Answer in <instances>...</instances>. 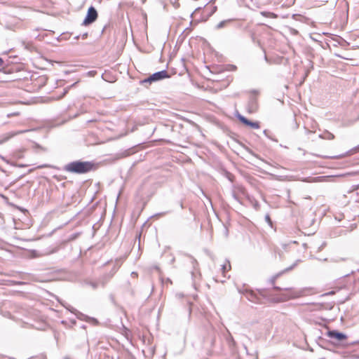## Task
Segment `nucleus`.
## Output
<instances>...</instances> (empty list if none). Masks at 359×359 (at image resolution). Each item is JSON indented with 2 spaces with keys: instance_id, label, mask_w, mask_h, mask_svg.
<instances>
[{
  "instance_id": "obj_14",
  "label": "nucleus",
  "mask_w": 359,
  "mask_h": 359,
  "mask_svg": "<svg viewBox=\"0 0 359 359\" xmlns=\"http://www.w3.org/2000/svg\"><path fill=\"white\" fill-rule=\"evenodd\" d=\"M188 257L190 259V262L194 270L197 271L198 266V263L197 260L194 257L189 255H188Z\"/></svg>"
},
{
  "instance_id": "obj_40",
  "label": "nucleus",
  "mask_w": 359,
  "mask_h": 359,
  "mask_svg": "<svg viewBox=\"0 0 359 359\" xmlns=\"http://www.w3.org/2000/svg\"><path fill=\"white\" fill-rule=\"evenodd\" d=\"M229 180H230V181H232V180H232V178H231V177H229Z\"/></svg>"
},
{
  "instance_id": "obj_4",
  "label": "nucleus",
  "mask_w": 359,
  "mask_h": 359,
  "mask_svg": "<svg viewBox=\"0 0 359 359\" xmlns=\"http://www.w3.org/2000/svg\"><path fill=\"white\" fill-rule=\"evenodd\" d=\"M170 76L166 70H162L157 72L154 73L152 75L149 76L148 78L145 79L142 81V83H151L154 81H161L162 79L169 78Z\"/></svg>"
},
{
  "instance_id": "obj_7",
  "label": "nucleus",
  "mask_w": 359,
  "mask_h": 359,
  "mask_svg": "<svg viewBox=\"0 0 359 359\" xmlns=\"http://www.w3.org/2000/svg\"><path fill=\"white\" fill-rule=\"evenodd\" d=\"M27 131V130H18L15 132L12 131L3 134L2 135L0 136V144L5 143L6 142L8 141L10 139H11L12 137L17 135L22 134Z\"/></svg>"
},
{
  "instance_id": "obj_39",
  "label": "nucleus",
  "mask_w": 359,
  "mask_h": 359,
  "mask_svg": "<svg viewBox=\"0 0 359 359\" xmlns=\"http://www.w3.org/2000/svg\"><path fill=\"white\" fill-rule=\"evenodd\" d=\"M252 93H257V91L256 90H252Z\"/></svg>"
},
{
  "instance_id": "obj_21",
  "label": "nucleus",
  "mask_w": 359,
  "mask_h": 359,
  "mask_svg": "<svg viewBox=\"0 0 359 359\" xmlns=\"http://www.w3.org/2000/svg\"><path fill=\"white\" fill-rule=\"evenodd\" d=\"M232 196L234 198V200H236L238 203H241L240 198L237 196V194L234 191L232 193Z\"/></svg>"
},
{
  "instance_id": "obj_23",
  "label": "nucleus",
  "mask_w": 359,
  "mask_h": 359,
  "mask_svg": "<svg viewBox=\"0 0 359 359\" xmlns=\"http://www.w3.org/2000/svg\"><path fill=\"white\" fill-rule=\"evenodd\" d=\"M89 284L93 289H96L98 286V283L96 282H90Z\"/></svg>"
},
{
  "instance_id": "obj_17",
  "label": "nucleus",
  "mask_w": 359,
  "mask_h": 359,
  "mask_svg": "<svg viewBox=\"0 0 359 359\" xmlns=\"http://www.w3.org/2000/svg\"><path fill=\"white\" fill-rule=\"evenodd\" d=\"M246 126H248L250 128H254V129H258L260 127L259 122H253L250 120H248Z\"/></svg>"
},
{
  "instance_id": "obj_16",
  "label": "nucleus",
  "mask_w": 359,
  "mask_h": 359,
  "mask_svg": "<svg viewBox=\"0 0 359 359\" xmlns=\"http://www.w3.org/2000/svg\"><path fill=\"white\" fill-rule=\"evenodd\" d=\"M231 20H232L229 19V20H225L221 21L219 23H218L216 25V29H219L223 28L226 24L229 23Z\"/></svg>"
},
{
  "instance_id": "obj_34",
  "label": "nucleus",
  "mask_w": 359,
  "mask_h": 359,
  "mask_svg": "<svg viewBox=\"0 0 359 359\" xmlns=\"http://www.w3.org/2000/svg\"><path fill=\"white\" fill-rule=\"evenodd\" d=\"M325 245V243H323V245L319 248V250H320Z\"/></svg>"
},
{
  "instance_id": "obj_42",
  "label": "nucleus",
  "mask_w": 359,
  "mask_h": 359,
  "mask_svg": "<svg viewBox=\"0 0 359 359\" xmlns=\"http://www.w3.org/2000/svg\"><path fill=\"white\" fill-rule=\"evenodd\" d=\"M72 323H73V324H75V323H76V321H75V320H72Z\"/></svg>"
},
{
  "instance_id": "obj_9",
  "label": "nucleus",
  "mask_w": 359,
  "mask_h": 359,
  "mask_svg": "<svg viewBox=\"0 0 359 359\" xmlns=\"http://www.w3.org/2000/svg\"><path fill=\"white\" fill-rule=\"evenodd\" d=\"M257 109H258L257 99L255 96L253 95V96L250 97V98L248 101L247 109L249 113L252 114V113L256 112Z\"/></svg>"
},
{
  "instance_id": "obj_6",
  "label": "nucleus",
  "mask_w": 359,
  "mask_h": 359,
  "mask_svg": "<svg viewBox=\"0 0 359 359\" xmlns=\"http://www.w3.org/2000/svg\"><path fill=\"white\" fill-rule=\"evenodd\" d=\"M58 250H59L58 247L53 248L50 250L47 249L42 252H39L36 250H33L30 251V256L33 258L40 257L42 256H46V255L53 254V253L57 252Z\"/></svg>"
},
{
  "instance_id": "obj_11",
  "label": "nucleus",
  "mask_w": 359,
  "mask_h": 359,
  "mask_svg": "<svg viewBox=\"0 0 359 359\" xmlns=\"http://www.w3.org/2000/svg\"><path fill=\"white\" fill-rule=\"evenodd\" d=\"M71 313L75 314L76 318L86 322L88 320V316L77 311L76 309H72V310H71Z\"/></svg>"
},
{
  "instance_id": "obj_30",
  "label": "nucleus",
  "mask_w": 359,
  "mask_h": 359,
  "mask_svg": "<svg viewBox=\"0 0 359 359\" xmlns=\"http://www.w3.org/2000/svg\"><path fill=\"white\" fill-rule=\"evenodd\" d=\"M18 114H19V113H18V112L13 113V114H8V117H10V116H14V115H15H15H18Z\"/></svg>"
},
{
  "instance_id": "obj_26",
  "label": "nucleus",
  "mask_w": 359,
  "mask_h": 359,
  "mask_svg": "<svg viewBox=\"0 0 359 359\" xmlns=\"http://www.w3.org/2000/svg\"><path fill=\"white\" fill-rule=\"evenodd\" d=\"M227 270V265L225 264H223L222 266V273L224 274L225 271Z\"/></svg>"
},
{
  "instance_id": "obj_44",
  "label": "nucleus",
  "mask_w": 359,
  "mask_h": 359,
  "mask_svg": "<svg viewBox=\"0 0 359 359\" xmlns=\"http://www.w3.org/2000/svg\"><path fill=\"white\" fill-rule=\"evenodd\" d=\"M82 328H86V326L85 325H82L81 327Z\"/></svg>"
},
{
  "instance_id": "obj_22",
  "label": "nucleus",
  "mask_w": 359,
  "mask_h": 359,
  "mask_svg": "<svg viewBox=\"0 0 359 359\" xmlns=\"http://www.w3.org/2000/svg\"><path fill=\"white\" fill-rule=\"evenodd\" d=\"M169 212H170V211L162 212H159V213L156 214L154 216H156V217H162V216H164V215H165L166 214H168Z\"/></svg>"
},
{
  "instance_id": "obj_3",
  "label": "nucleus",
  "mask_w": 359,
  "mask_h": 359,
  "mask_svg": "<svg viewBox=\"0 0 359 359\" xmlns=\"http://www.w3.org/2000/svg\"><path fill=\"white\" fill-rule=\"evenodd\" d=\"M258 293L251 290H245L241 292L245 297L250 302L255 304H262V297H265L266 294V290L260 289L257 290Z\"/></svg>"
},
{
  "instance_id": "obj_19",
  "label": "nucleus",
  "mask_w": 359,
  "mask_h": 359,
  "mask_svg": "<svg viewBox=\"0 0 359 359\" xmlns=\"http://www.w3.org/2000/svg\"><path fill=\"white\" fill-rule=\"evenodd\" d=\"M86 322L93 325H97L99 324V322L96 318L90 316H88V320H86Z\"/></svg>"
},
{
  "instance_id": "obj_18",
  "label": "nucleus",
  "mask_w": 359,
  "mask_h": 359,
  "mask_svg": "<svg viewBox=\"0 0 359 359\" xmlns=\"http://www.w3.org/2000/svg\"><path fill=\"white\" fill-rule=\"evenodd\" d=\"M227 332L229 333V335L226 337V341L229 346H233L235 344V341H234L233 337L231 336V334L229 333V332L228 330H227Z\"/></svg>"
},
{
  "instance_id": "obj_35",
  "label": "nucleus",
  "mask_w": 359,
  "mask_h": 359,
  "mask_svg": "<svg viewBox=\"0 0 359 359\" xmlns=\"http://www.w3.org/2000/svg\"><path fill=\"white\" fill-rule=\"evenodd\" d=\"M88 36V34L87 33H85L83 34L82 37L83 39L86 38V36Z\"/></svg>"
},
{
  "instance_id": "obj_10",
  "label": "nucleus",
  "mask_w": 359,
  "mask_h": 359,
  "mask_svg": "<svg viewBox=\"0 0 359 359\" xmlns=\"http://www.w3.org/2000/svg\"><path fill=\"white\" fill-rule=\"evenodd\" d=\"M301 262L300 259H297L294 262V264H292L290 266L285 269L283 271L277 273L276 275L273 276V277H271L270 278V283L272 284V285H274L275 282H276V280L281 275L283 274V273L285 272H287V271H290L291 270H292L296 266H297V264Z\"/></svg>"
},
{
  "instance_id": "obj_45",
  "label": "nucleus",
  "mask_w": 359,
  "mask_h": 359,
  "mask_svg": "<svg viewBox=\"0 0 359 359\" xmlns=\"http://www.w3.org/2000/svg\"><path fill=\"white\" fill-rule=\"evenodd\" d=\"M65 359H69V358H65Z\"/></svg>"
},
{
  "instance_id": "obj_33",
  "label": "nucleus",
  "mask_w": 359,
  "mask_h": 359,
  "mask_svg": "<svg viewBox=\"0 0 359 359\" xmlns=\"http://www.w3.org/2000/svg\"><path fill=\"white\" fill-rule=\"evenodd\" d=\"M68 92V88L64 89L63 95H65Z\"/></svg>"
},
{
  "instance_id": "obj_20",
  "label": "nucleus",
  "mask_w": 359,
  "mask_h": 359,
  "mask_svg": "<svg viewBox=\"0 0 359 359\" xmlns=\"http://www.w3.org/2000/svg\"><path fill=\"white\" fill-rule=\"evenodd\" d=\"M238 118L239 119V121L243 123V124L246 125L248 121V119L247 118H245V116L241 115V114H238L237 116Z\"/></svg>"
},
{
  "instance_id": "obj_12",
  "label": "nucleus",
  "mask_w": 359,
  "mask_h": 359,
  "mask_svg": "<svg viewBox=\"0 0 359 359\" xmlns=\"http://www.w3.org/2000/svg\"><path fill=\"white\" fill-rule=\"evenodd\" d=\"M319 137L324 140H334V135L330 132L325 130L322 134L319 135Z\"/></svg>"
},
{
  "instance_id": "obj_41",
  "label": "nucleus",
  "mask_w": 359,
  "mask_h": 359,
  "mask_svg": "<svg viewBox=\"0 0 359 359\" xmlns=\"http://www.w3.org/2000/svg\"><path fill=\"white\" fill-rule=\"evenodd\" d=\"M306 131H307V133H311V130H307Z\"/></svg>"
},
{
  "instance_id": "obj_2",
  "label": "nucleus",
  "mask_w": 359,
  "mask_h": 359,
  "mask_svg": "<svg viewBox=\"0 0 359 359\" xmlns=\"http://www.w3.org/2000/svg\"><path fill=\"white\" fill-rule=\"evenodd\" d=\"M273 290L283 292L280 294V297L274 299L273 301L275 302H285L290 299L298 298L303 295L302 290H296L294 288H280L278 286H273Z\"/></svg>"
},
{
  "instance_id": "obj_13",
  "label": "nucleus",
  "mask_w": 359,
  "mask_h": 359,
  "mask_svg": "<svg viewBox=\"0 0 359 359\" xmlns=\"http://www.w3.org/2000/svg\"><path fill=\"white\" fill-rule=\"evenodd\" d=\"M248 199L250 204L256 210H258L259 209V203L256 199L250 196H248Z\"/></svg>"
},
{
  "instance_id": "obj_43",
  "label": "nucleus",
  "mask_w": 359,
  "mask_h": 359,
  "mask_svg": "<svg viewBox=\"0 0 359 359\" xmlns=\"http://www.w3.org/2000/svg\"><path fill=\"white\" fill-rule=\"evenodd\" d=\"M146 0H142V2L144 4Z\"/></svg>"
},
{
  "instance_id": "obj_29",
  "label": "nucleus",
  "mask_w": 359,
  "mask_h": 359,
  "mask_svg": "<svg viewBox=\"0 0 359 359\" xmlns=\"http://www.w3.org/2000/svg\"><path fill=\"white\" fill-rule=\"evenodd\" d=\"M4 61L1 57H0V67H4Z\"/></svg>"
},
{
  "instance_id": "obj_31",
  "label": "nucleus",
  "mask_w": 359,
  "mask_h": 359,
  "mask_svg": "<svg viewBox=\"0 0 359 359\" xmlns=\"http://www.w3.org/2000/svg\"><path fill=\"white\" fill-rule=\"evenodd\" d=\"M353 189H354V190H357V189H359V184H356V185H353Z\"/></svg>"
},
{
  "instance_id": "obj_27",
  "label": "nucleus",
  "mask_w": 359,
  "mask_h": 359,
  "mask_svg": "<svg viewBox=\"0 0 359 359\" xmlns=\"http://www.w3.org/2000/svg\"><path fill=\"white\" fill-rule=\"evenodd\" d=\"M264 60H265V61H266V62H268V63H269V64H271V60L268 58V57L266 56V53H264Z\"/></svg>"
},
{
  "instance_id": "obj_5",
  "label": "nucleus",
  "mask_w": 359,
  "mask_h": 359,
  "mask_svg": "<svg viewBox=\"0 0 359 359\" xmlns=\"http://www.w3.org/2000/svg\"><path fill=\"white\" fill-rule=\"evenodd\" d=\"M97 12L96 9L93 6H90L88 8L87 14L84 20L82 22V25H89L94 22L97 18Z\"/></svg>"
},
{
  "instance_id": "obj_24",
  "label": "nucleus",
  "mask_w": 359,
  "mask_h": 359,
  "mask_svg": "<svg viewBox=\"0 0 359 359\" xmlns=\"http://www.w3.org/2000/svg\"><path fill=\"white\" fill-rule=\"evenodd\" d=\"M265 220H266V221L269 224H271V225L272 222H271V218H270V216H269V215H266L265 216Z\"/></svg>"
},
{
  "instance_id": "obj_1",
  "label": "nucleus",
  "mask_w": 359,
  "mask_h": 359,
  "mask_svg": "<svg viewBox=\"0 0 359 359\" xmlns=\"http://www.w3.org/2000/svg\"><path fill=\"white\" fill-rule=\"evenodd\" d=\"M96 168L95 164L91 161H74L66 164L64 170L74 174H85Z\"/></svg>"
},
{
  "instance_id": "obj_28",
  "label": "nucleus",
  "mask_w": 359,
  "mask_h": 359,
  "mask_svg": "<svg viewBox=\"0 0 359 359\" xmlns=\"http://www.w3.org/2000/svg\"><path fill=\"white\" fill-rule=\"evenodd\" d=\"M201 9V7H198V8H196V9H195V11H194V12L191 13V17L192 18V17H193V15H194L195 13H196V12H198V11H200Z\"/></svg>"
},
{
  "instance_id": "obj_15",
  "label": "nucleus",
  "mask_w": 359,
  "mask_h": 359,
  "mask_svg": "<svg viewBox=\"0 0 359 359\" xmlns=\"http://www.w3.org/2000/svg\"><path fill=\"white\" fill-rule=\"evenodd\" d=\"M117 271V269H115L114 272L112 273H111L110 275H107V276H104L103 277V280L100 281V284L102 285V287H104L105 285V284L107 283V282L108 281V280L114 275V273Z\"/></svg>"
},
{
  "instance_id": "obj_38",
  "label": "nucleus",
  "mask_w": 359,
  "mask_h": 359,
  "mask_svg": "<svg viewBox=\"0 0 359 359\" xmlns=\"http://www.w3.org/2000/svg\"><path fill=\"white\" fill-rule=\"evenodd\" d=\"M239 189L243 192V189L242 187H240Z\"/></svg>"
},
{
  "instance_id": "obj_25",
  "label": "nucleus",
  "mask_w": 359,
  "mask_h": 359,
  "mask_svg": "<svg viewBox=\"0 0 359 359\" xmlns=\"http://www.w3.org/2000/svg\"><path fill=\"white\" fill-rule=\"evenodd\" d=\"M216 11H217V6H213L212 8V11H210V13L208 15V17L212 15Z\"/></svg>"
},
{
  "instance_id": "obj_37",
  "label": "nucleus",
  "mask_w": 359,
  "mask_h": 359,
  "mask_svg": "<svg viewBox=\"0 0 359 359\" xmlns=\"http://www.w3.org/2000/svg\"><path fill=\"white\" fill-rule=\"evenodd\" d=\"M227 263H228L229 269H231L230 263H229V261H227Z\"/></svg>"
},
{
  "instance_id": "obj_32",
  "label": "nucleus",
  "mask_w": 359,
  "mask_h": 359,
  "mask_svg": "<svg viewBox=\"0 0 359 359\" xmlns=\"http://www.w3.org/2000/svg\"><path fill=\"white\" fill-rule=\"evenodd\" d=\"M67 308V309H68L70 312H71V310H72V309H74L72 306H71L70 305H68L67 306H65Z\"/></svg>"
},
{
  "instance_id": "obj_8",
  "label": "nucleus",
  "mask_w": 359,
  "mask_h": 359,
  "mask_svg": "<svg viewBox=\"0 0 359 359\" xmlns=\"http://www.w3.org/2000/svg\"><path fill=\"white\" fill-rule=\"evenodd\" d=\"M327 336L331 339H335L337 341H341L347 339V336L337 330H329L327 332Z\"/></svg>"
},
{
  "instance_id": "obj_36",
  "label": "nucleus",
  "mask_w": 359,
  "mask_h": 359,
  "mask_svg": "<svg viewBox=\"0 0 359 359\" xmlns=\"http://www.w3.org/2000/svg\"><path fill=\"white\" fill-rule=\"evenodd\" d=\"M334 294V291H331L330 292H328L327 294Z\"/></svg>"
}]
</instances>
